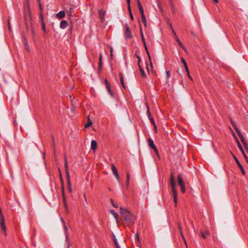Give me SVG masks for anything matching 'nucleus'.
I'll list each match as a JSON object with an SVG mask.
<instances>
[{"instance_id": "obj_1", "label": "nucleus", "mask_w": 248, "mask_h": 248, "mask_svg": "<svg viewBox=\"0 0 248 248\" xmlns=\"http://www.w3.org/2000/svg\"><path fill=\"white\" fill-rule=\"evenodd\" d=\"M120 214L122 216L124 220L129 225H133L136 220V217L130 211L126 209L120 207Z\"/></svg>"}, {"instance_id": "obj_2", "label": "nucleus", "mask_w": 248, "mask_h": 248, "mask_svg": "<svg viewBox=\"0 0 248 248\" xmlns=\"http://www.w3.org/2000/svg\"><path fill=\"white\" fill-rule=\"evenodd\" d=\"M174 177L173 176V174L172 172L171 173L170 178V185L171 188V191L172 193V196L173 198V201L174 202L175 206H177V192L175 189V184L174 182Z\"/></svg>"}, {"instance_id": "obj_3", "label": "nucleus", "mask_w": 248, "mask_h": 248, "mask_svg": "<svg viewBox=\"0 0 248 248\" xmlns=\"http://www.w3.org/2000/svg\"><path fill=\"white\" fill-rule=\"evenodd\" d=\"M64 168L66 173V177L67 180V184L69 187V189L70 191H71V185L70 181V173L68 169V161L66 158V155H64Z\"/></svg>"}, {"instance_id": "obj_4", "label": "nucleus", "mask_w": 248, "mask_h": 248, "mask_svg": "<svg viewBox=\"0 0 248 248\" xmlns=\"http://www.w3.org/2000/svg\"><path fill=\"white\" fill-rule=\"evenodd\" d=\"M177 181L178 185H179L181 188V191L183 193H184L186 192V188L185 184L183 182V178L182 177L181 175L179 174L177 176Z\"/></svg>"}, {"instance_id": "obj_5", "label": "nucleus", "mask_w": 248, "mask_h": 248, "mask_svg": "<svg viewBox=\"0 0 248 248\" xmlns=\"http://www.w3.org/2000/svg\"><path fill=\"white\" fill-rule=\"evenodd\" d=\"M148 142L149 146H150L151 148H152L153 149V150L155 153V154L157 156H159V153H158V150H157L156 146L155 145L153 140L152 139L149 138V139H148Z\"/></svg>"}, {"instance_id": "obj_6", "label": "nucleus", "mask_w": 248, "mask_h": 248, "mask_svg": "<svg viewBox=\"0 0 248 248\" xmlns=\"http://www.w3.org/2000/svg\"><path fill=\"white\" fill-rule=\"evenodd\" d=\"M146 108H147V113H146L147 115L150 122H151V123L154 125L155 127L156 128L154 119L153 117H152V116L151 115V112L150 111L149 107L147 104H146Z\"/></svg>"}, {"instance_id": "obj_7", "label": "nucleus", "mask_w": 248, "mask_h": 248, "mask_svg": "<svg viewBox=\"0 0 248 248\" xmlns=\"http://www.w3.org/2000/svg\"><path fill=\"white\" fill-rule=\"evenodd\" d=\"M124 35H125V37L126 39H130L132 37L131 30L127 24H126V25H125Z\"/></svg>"}, {"instance_id": "obj_8", "label": "nucleus", "mask_w": 248, "mask_h": 248, "mask_svg": "<svg viewBox=\"0 0 248 248\" xmlns=\"http://www.w3.org/2000/svg\"><path fill=\"white\" fill-rule=\"evenodd\" d=\"M105 83L106 85V87L107 91L108 92V93H109V94L112 97H114V94L111 90L110 85L107 79H105Z\"/></svg>"}, {"instance_id": "obj_9", "label": "nucleus", "mask_w": 248, "mask_h": 248, "mask_svg": "<svg viewBox=\"0 0 248 248\" xmlns=\"http://www.w3.org/2000/svg\"><path fill=\"white\" fill-rule=\"evenodd\" d=\"M170 29H171L172 32H173V34L175 35V40L177 42V43H178L179 46L182 48L184 50H185V47H184V45H183V44L181 42V41L179 40V39H178V38L177 37V35H176V34L174 31V30H173L172 27V25L171 24H170Z\"/></svg>"}, {"instance_id": "obj_10", "label": "nucleus", "mask_w": 248, "mask_h": 248, "mask_svg": "<svg viewBox=\"0 0 248 248\" xmlns=\"http://www.w3.org/2000/svg\"><path fill=\"white\" fill-rule=\"evenodd\" d=\"M98 13L99 14V18L100 20V21L102 23H103L105 21V17L104 16L106 13L105 11H104L103 10H98Z\"/></svg>"}, {"instance_id": "obj_11", "label": "nucleus", "mask_w": 248, "mask_h": 248, "mask_svg": "<svg viewBox=\"0 0 248 248\" xmlns=\"http://www.w3.org/2000/svg\"><path fill=\"white\" fill-rule=\"evenodd\" d=\"M234 160H235V162H236L238 167L240 169L243 175H245L246 174V171H245V170L244 169L243 166L241 164L240 162L238 160V159L235 156H234Z\"/></svg>"}, {"instance_id": "obj_12", "label": "nucleus", "mask_w": 248, "mask_h": 248, "mask_svg": "<svg viewBox=\"0 0 248 248\" xmlns=\"http://www.w3.org/2000/svg\"><path fill=\"white\" fill-rule=\"evenodd\" d=\"M111 169H112V170L113 173V174L116 177L117 179L119 180V177L118 172L116 168L115 167V166H114V164L111 165Z\"/></svg>"}, {"instance_id": "obj_13", "label": "nucleus", "mask_w": 248, "mask_h": 248, "mask_svg": "<svg viewBox=\"0 0 248 248\" xmlns=\"http://www.w3.org/2000/svg\"><path fill=\"white\" fill-rule=\"evenodd\" d=\"M143 45H144L145 51H146V52L147 53V54L148 55L149 61L150 63V65H151V66H153V63H152V62L151 57L150 53H149V52L148 51L146 43V44H144Z\"/></svg>"}, {"instance_id": "obj_14", "label": "nucleus", "mask_w": 248, "mask_h": 248, "mask_svg": "<svg viewBox=\"0 0 248 248\" xmlns=\"http://www.w3.org/2000/svg\"><path fill=\"white\" fill-rule=\"evenodd\" d=\"M62 200H63V204H64L65 207L66 208H67V203H66V197H65V195L64 194V186L62 187Z\"/></svg>"}, {"instance_id": "obj_15", "label": "nucleus", "mask_w": 248, "mask_h": 248, "mask_svg": "<svg viewBox=\"0 0 248 248\" xmlns=\"http://www.w3.org/2000/svg\"><path fill=\"white\" fill-rule=\"evenodd\" d=\"M102 67V54L101 53L99 54L98 70L101 71Z\"/></svg>"}, {"instance_id": "obj_16", "label": "nucleus", "mask_w": 248, "mask_h": 248, "mask_svg": "<svg viewBox=\"0 0 248 248\" xmlns=\"http://www.w3.org/2000/svg\"><path fill=\"white\" fill-rule=\"evenodd\" d=\"M65 13L63 11H61L56 14V16L59 19H62L65 16Z\"/></svg>"}, {"instance_id": "obj_17", "label": "nucleus", "mask_w": 248, "mask_h": 248, "mask_svg": "<svg viewBox=\"0 0 248 248\" xmlns=\"http://www.w3.org/2000/svg\"><path fill=\"white\" fill-rule=\"evenodd\" d=\"M67 26H68V23L66 20H63L61 21V22L60 23V27L61 29H64L65 28H66L67 27Z\"/></svg>"}, {"instance_id": "obj_18", "label": "nucleus", "mask_w": 248, "mask_h": 248, "mask_svg": "<svg viewBox=\"0 0 248 248\" xmlns=\"http://www.w3.org/2000/svg\"><path fill=\"white\" fill-rule=\"evenodd\" d=\"M61 220H62V223L64 224V232H65V236H66V239L67 242H68V233L67 232V228L65 226L64 221V220H63V218L62 217L61 218Z\"/></svg>"}, {"instance_id": "obj_19", "label": "nucleus", "mask_w": 248, "mask_h": 248, "mask_svg": "<svg viewBox=\"0 0 248 248\" xmlns=\"http://www.w3.org/2000/svg\"><path fill=\"white\" fill-rule=\"evenodd\" d=\"M91 149H92L93 151H95L97 149V142L95 140H93L91 141Z\"/></svg>"}, {"instance_id": "obj_20", "label": "nucleus", "mask_w": 248, "mask_h": 248, "mask_svg": "<svg viewBox=\"0 0 248 248\" xmlns=\"http://www.w3.org/2000/svg\"><path fill=\"white\" fill-rule=\"evenodd\" d=\"M112 239H113V242H114L115 247L116 248H120V247L119 246V245L118 244V243L117 240L116 238V236L114 234L112 235Z\"/></svg>"}, {"instance_id": "obj_21", "label": "nucleus", "mask_w": 248, "mask_h": 248, "mask_svg": "<svg viewBox=\"0 0 248 248\" xmlns=\"http://www.w3.org/2000/svg\"><path fill=\"white\" fill-rule=\"evenodd\" d=\"M24 41L25 48L28 52H29L30 51V46H29V45L28 44L27 39L25 37H24Z\"/></svg>"}, {"instance_id": "obj_22", "label": "nucleus", "mask_w": 248, "mask_h": 248, "mask_svg": "<svg viewBox=\"0 0 248 248\" xmlns=\"http://www.w3.org/2000/svg\"><path fill=\"white\" fill-rule=\"evenodd\" d=\"M138 8H139V11L141 15H143L144 14V10H143V8L141 5V4L140 3V1H138Z\"/></svg>"}, {"instance_id": "obj_23", "label": "nucleus", "mask_w": 248, "mask_h": 248, "mask_svg": "<svg viewBox=\"0 0 248 248\" xmlns=\"http://www.w3.org/2000/svg\"><path fill=\"white\" fill-rule=\"evenodd\" d=\"M138 66L139 67V69H140V72L141 76L143 78H146V74H145L144 70L141 67V65H140V66Z\"/></svg>"}, {"instance_id": "obj_24", "label": "nucleus", "mask_w": 248, "mask_h": 248, "mask_svg": "<svg viewBox=\"0 0 248 248\" xmlns=\"http://www.w3.org/2000/svg\"><path fill=\"white\" fill-rule=\"evenodd\" d=\"M58 170H59V176H60V181L62 183V186H63V178H62V172H61V170L60 168H58Z\"/></svg>"}, {"instance_id": "obj_25", "label": "nucleus", "mask_w": 248, "mask_h": 248, "mask_svg": "<svg viewBox=\"0 0 248 248\" xmlns=\"http://www.w3.org/2000/svg\"><path fill=\"white\" fill-rule=\"evenodd\" d=\"M92 121L90 119L89 116H88V122L84 126L85 128H88L89 127L92 125Z\"/></svg>"}, {"instance_id": "obj_26", "label": "nucleus", "mask_w": 248, "mask_h": 248, "mask_svg": "<svg viewBox=\"0 0 248 248\" xmlns=\"http://www.w3.org/2000/svg\"><path fill=\"white\" fill-rule=\"evenodd\" d=\"M109 212L113 216L116 221H118V214L113 210H110Z\"/></svg>"}, {"instance_id": "obj_27", "label": "nucleus", "mask_w": 248, "mask_h": 248, "mask_svg": "<svg viewBox=\"0 0 248 248\" xmlns=\"http://www.w3.org/2000/svg\"><path fill=\"white\" fill-rule=\"evenodd\" d=\"M129 181H130V174L129 172L127 173L126 175V186L128 187L129 185Z\"/></svg>"}, {"instance_id": "obj_28", "label": "nucleus", "mask_w": 248, "mask_h": 248, "mask_svg": "<svg viewBox=\"0 0 248 248\" xmlns=\"http://www.w3.org/2000/svg\"><path fill=\"white\" fill-rule=\"evenodd\" d=\"M140 36H141V40H142V41L143 42V44H146V42H145V39H144L143 33V31H142V30L141 28L140 29Z\"/></svg>"}, {"instance_id": "obj_29", "label": "nucleus", "mask_w": 248, "mask_h": 248, "mask_svg": "<svg viewBox=\"0 0 248 248\" xmlns=\"http://www.w3.org/2000/svg\"><path fill=\"white\" fill-rule=\"evenodd\" d=\"M236 141H237V143L238 145V147L239 149H240V150L241 151V152L242 153L244 152V150H243V148L241 144H240V142L239 141V140L237 139H236Z\"/></svg>"}, {"instance_id": "obj_30", "label": "nucleus", "mask_w": 248, "mask_h": 248, "mask_svg": "<svg viewBox=\"0 0 248 248\" xmlns=\"http://www.w3.org/2000/svg\"><path fill=\"white\" fill-rule=\"evenodd\" d=\"M241 142H242L243 145L245 150L248 153V145L246 141H245V140H243V141H241Z\"/></svg>"}, {"instance_id": "obj_31", "label": "nucleus", "mask_w": 248, "mask_h": 248, "mask_svg": "<svg viewBox=\"0 0 248 248\" xmlns=\"http://www.w3.org/2000/svg\"><path fill=\"white\" fill-rule=\"evenodd\" d=\"M241 142H242L243 145L245 150L248 153V145L246 141H245V140H243V141H241Z\"/></svg>"}, {"instance_id": "obj_32", "label": "nucleus", "mask_w": 248, "mask_h": 248, "mask_svg": "<svg viewBox=\"0 0 248 248\" xmlns=\"http://www.w3.org/2000/svg\"><path fill=\"white\" fill-rule=\"evenodd\" d=\"M241 142H242L243 145L245 150L248 153V145L246 141H245V140H243V141H241Z\"/></svg>"}, {"instance_id": "obj_33", "label": "nucleus", "mask_w": 248, "mask_h": 248, "mask_svg": "<svg viewBox=\"0 0 248 248\" xmlns=\"http://www.w3.org/2000/svg\"><path fill=\"white\" fill-rule=\"evenodd\" d=\"M41 24L42 30L45 33H46V24L45 23L44 21H42V22H41Z\"/></svg>"}, {"instance_id": "obj_34", "label": "nucleus", "mask_w": 248, "mask_h": 248, "mask_svg": "<svg viewBox=\"0 0 248 248\" xmlns=\"http://www.w3.org/2000/svg\"><path fill=\"white\" fill-rule=\"evenodd\" d=\"M141 16L142 21L144 23V25L146 26V18H145L144 14L141 15Z\"/></svg>"}, {"instance_id": "obj_35", "label": "nucleus", "mask_w": 248, "mask_h": 248, "mask_svg": "<svg viewBox=\"0 0 248 248\" xmlns=\"http://www.w3.org/2000/svg\"><path fill=\"white\" fill-rule=\"evenodd\" d=\"M208 234H209V232L208 231H205L204 232H202V238H203L204 239H205L206 237V236L208 235Z\"/></svg>"}, {"instance_id": "obj_36", "label": "nucleus", "mask_w": 248, "mask_h": 248, "mask_svg": "<svg viewBox=\"0 0 248 248\" xmlns=\"http://www.w3.org/2000/svg\"><path fill=\"white\" fill-rule=\"evenodd\" d=\"M233 128H234L235 131H236V132L237 133V135L241 133L240 130H239V129L238 128V127H237L236 124L233 125Z\"/></svg>"}, {"instance_id": "obj_37", "label": "nucleus", "mask_w": 248, "mask_h": 248, "mask_svg": "<svg viewBox=\"0 0 248 248\" xmlns=\"http://www.w3.org/2000/svg\"><path fill=\"white\" fill-rule=\"evenodd\" d=\"M120 82H121V84L122 85L123 88L124 89H125V84H124V78H121L120 79Z\"/></svg>"}, {"instance_id": "obj_38", "label": "nucleus", "mask_w": 248, "mask_h": 248, "mask_svg": "<svg viewBox=\"0 0 248 248\" xmlns=\"http://www.w3.org/2000/svg\"><path fill=\"white\" fill-rule=\"evenodd\" d=\"M110 202L111 203V204L112 205V206L114 207L118 208V205L114 203V201L113 200L110 199Z\"/></svg>"}, {"instance_id": "obj_39", "label": "nucleus", "mask_w": 248, "mask_h": 248, "mask_svg": "<svg viewBox=\"0 0 248 248\" xmlns=\"http://www.w3.org/2000/svg\"><path fill=\"white\" fill-rule=\"evenodd\" d=\"M238 137H239V138L241 140V141H243V140H245V139L242 135V133H240L238 135Z\"/></svg>"}, {"instance_id": "obj_40", "label": "nucleus", "mask_w": 248, "mask_h": 248, "mask_svg": "<svg viewBox=\"0 0 248 248\" xmlns=\"http://www.w3.org/2000/svg\"><path fill=\"white\" fill-rule=\"evenodd\" d=\"M135 238L137 240L138 243L140 242V237H139V233L138 232L135 234Z\"/></svg>"}, {"instance_id": "obj_41", "label": "nucleus", "mask_w": 248, "mask_h": 248, "mask_svg": "<svg viewBox=\"0 0 248 248\" xmlns=\"http://www.w3.org/2000/svg\"><path fill=\"white\" fill-rule=\"evenodd\" d=\"M181 61H182V63H183L184 66L186 65H187V63H186V60L183 57H182L181 58Z\"/></svg>"}, {"instance_id": "obj_42", "label": "nucleus", "mask_w": 248, "mask_h": 248, "mask_svg": "<svg viewBox=\"0 0 248 248\" xmlns=\"http://www.w3.org/2000/svg\"><path fill=\"white\" fill-rule=\"evenodd\" d=\"M242 153L243 155H244L245 159L246 160L247 163H248V157L247 155L246 154V153H245L244 151V152H242Z\"/></svg>"}, {"instance_id": "obj_43", "label": "nucleus", "mask_w": 248, "mask_h": 248, "mask_svg": "<svg viewBox=\"0 0 248 248\" xmlns=\"http://www.w3.org/2000/svg\"><path fill=\"white\" fill-rule=\"evenodd\" d=\"M127 4H128V11H130V8H131V7H130V0H127Z\"/></svg>"}, {"instance_id": "obj_44", "label": "nucleus", "mask_w": 248, "mask_h": 248, "mask_svg": "<svg viewBox=\"0 0 248 248\" xmlns=\"http://www.w3.org/2000/svg\"><path fill=\"white\" fill-rule=\"evenodd\" d=\"M39 19H40L41 22H42V21H44L43 16L41 12L40 13V15H39Z\"/></svg>"}, {"instance_id": "obj_45", "label": "nucleus", "mask_w": 248, "mask_h": 248, "mask_svg": "<svg viewBox=\"0 0 248 248\" xmlns=\"http://www.w3.org/2000/svg\"><path fill=\"white\" fill-rule=\"evenodd\" d=\"M38 3L39 9H40V11L42 12L43 10V7H42V4H41V2H38Z\"/></svg>"}, {"instance_id": "obj_46", "label": "nucleus", "mask_w": 248, "mask_h": 248, "mask_svg": "<svg viewBox=\"0 0 248 248\" xmlns=\"http://www.w3.org/2000/svg\"><path fill=\"white\" fill-rule=\"evenodd\" d=\"M166 73L167 79H168V78L170 76V72L169 71L167 70V71H166Z\"/></svg>"}, {"instance_id": "obj_47", "label": "nucleus", "mask_w": 248, "mask_h": 248, "mask_svg": "<svg viewBox=\"0 0 248 248\" xmlns=\"http://www.w3.org/2000/svg\"><path fill=\"white\" fill-rule=\"evenodd\" d=\"M129 15H130V18H131V19L132 20H133V16L132 15L131 10H130V11H129Z\"/></svg>"}, {"instance_id": "obj_48", "label": "nucleus", "mask_w": 248, "mask_h": 248, "mask_svg": "<svg viewBox=\"0 0 248 248\" xmlns=\"http://www.w3.org/2000/svg\"><path fill=\"white\" fill-rule=\"evenodd\" d=\"M184 67H185V69L186 72H187V74H188L189 70H188L187 65L185 66Z\"/></svg>"}, {"instance_id": "obj_49", "label": "nucleus", "mask_w": 248, "mask_h": 248, "mask_svg": "<svg viewBox=\"0 0 248 248\" xmlns=\"http://www.w3.org/2000/svg\"><path fill=\"white\" fill-rule=\"evenodd\" d=\"M178 227L179 232H181L182 231V228H181L180 223L178 224Z\"/></svg>"}, {"instance_id": "obj_50", "label": "nucleus", "mask_w": 248, "mask_h": 248, "mask_svg": "<svg viewBox=\"0 0 248 248\" xmlns=\"http://www.w3.org/2000/svg\"><path fill=\"white\" fill-rule=\"evenodd\" d=\"M138 66H140V61H141L140 58V57L138 58Z\"/></svg>"}, {"instance_id": "obj_51", "label": "nucleus", "mask_w": 248, "mask_h": 248, "mask_svg": "<svg viewBox=\"0 0 248 248\" xmlns=\"http://www.w3.org/2000/svg\"><path fill=\"white\" fill-rule=\"evenodd\" d=\"M74 11V9L72 8H70L69 9V13H70V16L71 15L72 13Z\"/></svg>"}, {"instance_id": "obj_52", "label": "nucleus", "mask_w": 248, "mask_h": 248, "mask_svg": "<svg viewBox=\"0 0 248 248\" xmlns=\"http://www.w3.org/2000/svg\"><path fill=\"white\" fill-rule=\"evenodd\" d=\"M8 24L9 30L10 31L11 29V25H10V23L9 20H8Z\"/></svg>"}, {"instance_id": "obj_53", "label": "nucleus", "mask_w": 248, "mask_h": 248, "mask_svg": "<svg viewBox=\"0 0 248 248\" xmlns=\"http://www.w3.org/2000/svg\"><path fill=\"white\" fill-rule=\"evenodd\" d=\"M136 57L138 59V58L140 57V56L138 55V52H136L135 53Z\"/></svg>"}, {"instance_id": "obj_54", "label": "nucleus", "mask_w": 248, "mask_h": 248, "mask_svg": "<svg viewBox=\"0 0 248 248\" xmlns=\"http://www.w3.org/2000/svg\"><path fill=\"white\" fill-rule=\"evenodd\" d=\"M119 76H120V78H123V74L122 73V72H120L119 73Z\"/></svg>"}, {"instance_id": "obj_55", "label": "nucleus", "mask_w": 248, "mask_h": 248, "mask_svg": "<svg viewBox=\"0 0 248 248\" xmlns=\"http://www.w3.org/2000/svg\"><path fill=\"white\" fill-rule=\"evenodd\" d=\"M182 237L183 240L184 241L185 244L186 245V240L185 239V238L184 236L183 237Z\"/></svg>"}, {"instance_id": "obj_56", "label": "nucleus", "mask_w": 248, "mask_h": 248, "mask_svg": "<svg viewBox=\"0 0 248 248\" xmlns=\"http://www.w3.org/2000/svg\"><path fill=\"white\" fill-rule=\"evenodd\" d=\"M231 124H232V126L233 127V125L235 124L232 120H231Z\"/></svg>"}, {"instance_id": "obj_57", "label": "nucleus", "mask_w": 248, "mask_h": 248, "mask_svg": "<svg viewBox=\"0 0 248 248\" xmlns=\"http://www.w3.org/2000/svg\"><path fill=\"white\" fill-rule=\"evenodd\" d=\"M52 142H53V145H54V137L53 136H52Z\"/></svg>"}, {"instance_id": "obj_58", "label": "nucleus", "mask_w": 248, "mask_h": 248, "mask_svg": "<svg viewBox=\"0 0 248 248\" xmlns=\"http://www.w3.org/2000/svg\"><path fill=\"white\" fill-rule=\"evenodd\" d=\"M180 233L181 234V237H183L184 236V235H183L182 231L181 232H180Z\"/></svg>"}, {"instance_id": "obj_59", "label": "nucleus", "mask_w": 248, "mask_h": 248, "mask_svg": "<svg viewBox=\"0 0 248 248\" xmlns=\"http://www.w3.org/2000/svg\"><path fill=\"white\" fill-rule=\"evenodd\" d=\"M216 3H217L218 2V0H213Z\"/></svg>"}, {"instance_id": "obj_60", "label": "nucleus", "mask_w": 248, "mask_h": 248, "mask_svg": "<svg viewBox=\"0 0 248 248\" xmlns=\"http://www.w3.org/2000/svg\"><path fill=\"white\" fill-rule=\"evenodd\" d=\"M187 74L188 77L191 79L192 78H191V77L190 76L189 72H188V74Z\"/></svg>"}, {"instance_id": "obj_61", "label": "nucleus", "mask_w": 248, "mask_h": 248, "mask_svg": "<svg viewBox=\"0 0 248 248\" xmlns=\"http://www.w3.org/2000/svg\"><path fill=\"white\" fill-rule=\"evenodd\" d=\"M170 4L172 5V0H169Z\"/></svg>"}, {"instance_id": "obj_62", "label": "nucleus", "mask_w": 248, "mask_h": 248, "mask_svg": "<svg viewBox=\"0 0 248 248\" xmlns=\"http://www.w3.org/2000/svg\"><path fill=\"white\" fill-rule=\"evenodd\" d=\"M36 1H37L38 3L41 2L40 0H36Z\"/></svg>"}, {"instance_id": "obj_63", "label": "nucleus", "mask_w": 248, "mask_h": 248, "mask_svg": "<svg viewBox=\"0 0 248 248\" xmlns=\"http://www.w3.org/2000/svg\"><path fill=\"white\" fill-rule=\"evenodd\" d=\"M137 2V4H138V1H140V0H136Z\"/></svg>"}, {"instance_id": "obj_64", "label": "nucleus", "mask_w": 248, "mask_h": 248, "mask_svg": "<svg viewBox=\"0 0 248 248\" xmlns=\"http://www.w3.org/2000/svg\"><path fill=\"white\" fill-rule=\"evenodd\" d=\"M32 34L34 35V32L33 31H32Z\"/></svg>"}]
</instances>
